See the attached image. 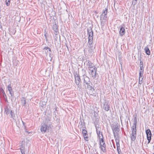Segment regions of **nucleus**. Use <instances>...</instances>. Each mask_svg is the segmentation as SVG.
<instances>
[{
    "instance_id": "f257e3e1",
    "label": "nucleus",
    "mask_w": 154,
    "mask_h": 154,
    "mask_svg": "<svg viewBox=\"0 0 154 154\" xmlns=\"http://www.w3.org/2000/svg\"><path fill=\"white\" fill-rule=\"evenodd\" d=\"M137 123V120L136 117H135L134 119V123L131 127V141L133 142L135 141L137 136L136 134V125Z\"/></svg>"
},
{
    "instance_id": "f03ea898",
    "label": "nucleus",
    "mask_w": 154,
    "mask_h": 154,
    "mask_svg": "<svg viewBox=\"0 0 154 154\" xmlns=\"http://www.w3.org/2000/svg\"><path fill=\"white\" fill-rule=\"evenodd\" d=\"M88 34V43L89 47L90 49L88 50L90 52L92 53V51L91 45L93 42V32L91 28L87 29Z\"/></svg>"
},
{
    "instance_id": "7ed1b4c3",
    "label": "nucleus",
    "mask_w": 154,
    "mask_h": 154,
    "mask_svg": "<svg viewBox=\"0 0 154 154\" xmlns=\"http://www.w3.org/2000/svg\"><path fill=\"white\" fill-rule=\"evenodd\" d=\"M84 76V86H85L86 89L89 90H93L94 91V89L91 85V83L90 81V78L86 75H83Z\"/></svg>"
},
{
    "instance_id": "20e7f679",
    "label": "nucleus",
    "mask_w": 154,
    "mask_h": 154,
    "mask_svg": "<svg viewBox=\"0 0 154 154\" xmlns=\"http://www.w3.org/2000/svg\"><path fill=\"white\" fill-rule=\"evenodd\" d=\"M107 10L108 8H106L105 10H103L102 14L100 16L101 25L102 26H103L105 25L106 21L107 20Z\"/></svg>"
},
{
    "instance_id": "39448f33",
    "label": "nucleus",
    "mask_w": 154,
    "mask_h": 154,
    "mask_svg": "<svg viewBox=\"0 0 154 154\" xmlns=\"http://www.w3.org/2000/svg\"><path fill=\"white\" fill-rule=\"evenodd\" d=\"M102 109H104L106 111H108L110 109V105L109 101L106 100H104V102L103 103L101 106Z\"/></svg>"
},
{
    "instance_id": "423d86ee",
    "label": "nucleus",
    "mask_w": 154,
    "mask_h": 154,
    "mask_svg": "<svg viewBox=\"0 0 154 154\" xmlns=\"http://www.w3.org/2000/svg\"><path fill=\"white\" fill-rule=\"evenodd\" d=\"M106 144L104 140V138L102 137L101 139L100 140V148L102 151L105 152H106Z\"/></svg>"
},
{
    "instance_id": "0eeeda50",
    "label": "nucleus",
    "mask_w": 154,
    "mask_h": 154,
    "mask_svg": "<svg viewBox=\"0 0 154 154\" xmlns=\"http://www.w3.org/2000/svg\"><path fill=\"white\" fill-rule=\"evenodd\" d=\"M119 129V128L118 127V125L117 124L114 125L112 127V129L114 137H119L118 134Z\"/></svg>"
},
{
    "instance_id": "6e6552de",
    "label": "nucleus",
    "mask_w": 154,
    "mask_h": 154,
    "mask_svg": "<svg viewBox=\"0 0 154 154\" xmlns=\"http://www.w3.org/2000/svg\"><path fill=\"white\" fill-rule=\"evenodd\" d=\"M75 79V82L77 85L78 87L80 89L81 88V85L80 84L81 80L79 74L76 73L74 75Z\"/></svg>"
},
{
    "instance_id": "1a4fd4ad",
    "label": "nucleus",
    "mask_w": 154,
    "mask_h": 154,
    "mask_svg": "<svg viewBox=\"0 0 154 154\" xmlns=\"http://www.w3.org/2000/svg\"><path fill=\"white\" fill-rule=\"evenodd\" d=\"M97 68L94 67L93 69H89L88 70V73L92 78L94 79L96 78V75L97 74Z\"/></svg>"
},
{
    "instance_id": "9d476101",
    "label": "nucleus",
    "mask_w": 154,
    "mask_h": 154,
    "mask_svg": "<svg viewBox=\"0 0 154 154\" xmlns=\"http://www.w3.org/2000/svg\"><path fill=\"white\" fill-rule=\"evenodd\" d=\"M49 126L50 125L48 126L45 123L42 124L40 128L41 131L42 133H45L46 132L47 130L48 129L49 127Z\"/></svg>"
},
{
    "instance_id": "9b49d317",
    "label": "nucleus",
    "mask_w": 154,
    "mask_h": 154,
    "mask_svg": "<svg viewBox=\"0 0 154 154\" xmlns=\"http://www.w3.org/2000/svg\"><path fill=\"white\" fill-rule=\"evenodd\" d=\"M147 139L148 140V143H149L151 139L152 134L150 130L149 129H147L146 131Z\"/></svg>"
},
{
    "instance_id": "f8f14e48",
    "label": "nucleus",
    "mask_w": 154,
    "mask_h": 154,
    "mask_svg": "<svg viewBox=\"0 0 154 154\" xmlns=\"http://www.w3.org/2000/svg\"><path fill=\"white\" fill-rule=\"evenodd\" d=\"M79 127L80 129H85L86 128L84 120H81L79 123Z\"/></svg>"
},
{
    "instance_id": "ddd939ff",
    "label": "nucleus",
    "mask_w": 154,
    "mask_h": 154,
    "mask_svg": "<svg viewBox=\"0 0 154 154\" xmlns=\"http://www.w3.org/2000/svg\"><path fill=\"white\" fill-rule=\"evenodd\" d=\"M95 127L98 137H99L100 140V139H101V136L102 137H103L102 133V132L100 131V130H99V128L98 127H97L96 125H95Z\"/></svg>"
},
{
    "instance_id": "4468645a",
    "label": "nucleus",
    "mask_w": 154,
    "mask_h": 154,
    "mask_svg": "<svg viewBox=\"0 0 154 154\" xmlns=\"http://www.w3.org/2000/svg\"><path fill=\"white\" fill-rule=\"evenodd\" d=\"M82 131L85 140L86 141H88V137L87 131L85 129H83Z\"/></svg>"
},
{
    "instance_id": "2eb2a0df",
    "label": "nucleus",
    "mask_w": 154,
    "mask_h": 154,
    "mask_svg": "<svg viewBox=\"0 0 154 154\" xmlns=\"http://www.w3.org/2000/svg\"><path fill=\"white\" fill-rule=\"evenodd\" d=\"M52 29L53 30H54L55 32H56L55 34V36L57 35L58 32V26H57L56 24H53L52 26Z\"/></svg>"
},
{
    "instance_id": "dca6fc26",
    "label": "nucleus",
    "mask_w": 154,
    "mask_h": 154,
    "mask_svg": "<svg viewBox=\"0 0 154 154\" xmlns=\"http://www.w3.org/2000/svg\"><path fill=\"white\" fill-rule=\"evenodd\" d=\"M87 66L88 70L89 69H93L94 67H95L94 65L89 60L88 61Z\"/></svg>"
},
{
    "instance_id": "f3484780",
    "label": "nucleus",
    "mask_w": 154,
    "mask_h": 154,
    "mask_svg": "<svg viewBox=\"0 0 154 154\" xmlns=\"http://www.w3.org/2000/svg\"><path fill=\"white\" fill-rule=\"evenodd\" d=\"M143 73L139 72V83L141 84L143 83Z\"/></svg>"
},
{
    "instance_id": "a211bd4d",
    "label": "nucleus",
    "mask_w": 154,
    "mask_h": 154,
    "mask_svg": "<svg viewBox=\"0 0 154 154\" xmlns=\"http://www.w3.org/2000/svg\"><path fill=\"white\" fill-rule=\"evenodd\" d=\"M125 32L124 28L123 26H121V28L119 31V33L120 36H123L125 34Z\"/></svg>"
},
{
    "instance_id": "6ab92c4d",
    "label": "nucleus",
    "mask_w": 154,
    "mask_h": 154,
    "mask_svg": "<svg viewBox=\"0 0 154 154\" xmlns=\"http://www.w3.org/2000/svg\"><path fill=\"white\" fill-rule=\"evenodd\" d=\"M8 89L11 96L13 95V91L11 84H9L8 86Z\"/></svg>"
},
{
    "instance_id": "aec40b11",
    "label": "nucleus",
    "mask_w": 154,
    "mask_h": 154,
    "mask_svg": "<svg viewBox=\"0 0 154 154\" xmlns=\"http://www.w3.org/2000/svg\"><path fill=\"white\" fill-rule=\"evenodd\" d=\"M10 107L8 106H6L5 107V112L7 115L10 112V111L11 110L10 109Z\"/></svg>"
},
{
    "instance_id": "412c9836",
    "label": "nucleus",
    "mask_w": 154,
    "mask_h": 154,
    "mask_svg": "<svg viewBox=\"0 0 154 154\" xmlns=\"http://www.w3.org/2000/svg\"><path fill=\"white\" fill-rule=\"evenodd\" d=\"M116 143V145L117 146V149L118 148V147H119L120 146L119 144V137H114Z\"/></svg>"
},
{
    "instance_id": "4be33fe9",
    "label": "nucleus",
    "mask_w": 154,
    "mask_h": 154,
    "mask_svg": "<svg viewBox=\"0 0 154 154\" xmlns=\"http://www.w3.org/2000/svg\"><path fill=\"white\" fill-rule=\"evenodd\" d=\"M144 50L145 51L147 55H149L150 54V51L149 50V49L147 47H145Z\"/></svg>"
},
{
    "instance_id": "5701e85b",
    "label": "nucleus",
    "mask_w": 154,
    "mask_h": 154,
    "mask_svg": "<svg viewBox=\"0 0 154 154\" xmlns=\"http://www.w3.org/2000/svg\"><path fill=\"white\" fill-rule=\"evenodd\" d=\"M10 113L11 114V118L14 119V118L15 117V116L14 111L12 110H11L10 111Z\"/></svg>"
},
{
    "instance_id": "b1692460",
    "label": "nucleus",
    "mask_w": 154,
    "mask_h": 154,
    "mask_svg": "<svg viewBox=\"0 0 154 154\" xmlns=\"http://www.w3.org/2000/svg\"><path fill=\"white\" fill-rule=\"evenodd\" d=\"M21 101L22 105L23 106H24L26 103V101L24 97H22Z\"/></svg>"
},
{
    "instance_id": "393cba45",
    "label": "nucleus",
    "mask_w": 154,
    "mask_h": 154,
    "mask_svg": "<svg viewBox=\"0 0 154 154\" xmlns=\"http://www.w3.org/2000/svg\"><path fill=\"white\" fill-rule=\"evenodd\" d=\"M44 33H45L44 36H45V39H46V42H47L48 41V38H47L48 35H47V32L46 31V30L45 29V31H44Z\"/></svg>"
},
{
    "instance_id": "a878e982",
    "label": "nucleus",
    "mask_w": 154,
    "mask_h": 154,
    "mask_svg": "<svg viewBox=\"0 0 154 154\" xmlns=\"http://www.w3.org/2000/svg\"><path fill=\"white\" fill-rule=\"evenodd\" d=\"M144 70H143V66H140V70L139 72H141V73H143Z\"/></svg>"
},
{
    "instance_id": "bb28decb",
    "label": "nucleus",
    "mask_w": 154,
    "mask_h": 154,
    "mask_svg": "<svg viewBox=\"0 0 154 154\" xmlns=\"http://www.w3.org/2000/svg\"><path fill=\"white\" fill-rule=\"evenodd\" d=\"M137 3V0H133L132 5L134 6Z\"/></svg>"
},
{
    "instance_id": "cd10ccee",
    "label": "nucleus",
    "mask_w": 154,
    "mask_h": 154,
    "mask_svg": "<svg viewBox=\"0 0 154 154\" xmlns=\"http://www.w3.org/2000/svg\"><path fill=\"white\" fill-rule=\"evenodd\" d=\"M6 2L7 5L9 6L10 4V0H6Z\"/></svg>"
},
{
    "instance_id": "c85d7f7f",
    "label": "nucleus",
    "mask_w": 154,
    "mask_h": 154,
    "mask_svg": "<svg viewBox=\"0 0 154 154\" xmlns=\"http://www.w3.org/2000/svg\"><path fill=\"white\" fill-rule=\"evenodd\" d=\"M43 49L44 50H47L48 49V51H51V48H49L48 47H45Z\"/></svg>"
},
{
    "instance_id": "c756f323",
    "label": "nucleus",
    "mask_w": 154,
    "mask_h": 154,
    "mask_svg": "<svg viewBox=\"0 0 154 154\" xmlns=\"http://www.w3.org/2000/svg\"><path fill=\"white\" fill-rule=\"evenodd\" d=\"M20 151H21V152L22 154H25V149H21V150H20Z\"/></svg>"
},
{
    "instance_id": "7c9ffc66",
    "label": "nucleus",
    "mask_w": 154,
    "mask_h": 154,
    "mask_svg": "<svg viewBox=\"0 0 154 154\" xmlns=\"http://www.w3.org/2000/svg\"><path fill=\"white\" fill-rule=\"evenodd\" d=\"M140 66H143V62L141 61V59H140Z\"/></svg>"
},
{
    "instance_id": "2f4dec72",
    "label": "nucleus",
    "mask_w": 154,
    "mask_h": 154,
    "mask_svg": "<svg viewBox=\"0 0 154 154\" xmlns=\"http://www.w3.org/2000/svg\"><path fill=\"white\" fill-rule=\"evenodd\" d=\"M22 122L23 123V125L25 129H26V126L25 125V123L23 121H22Z\"/></svg>"
},
{
    "instance_id": "473e14b6",
    "label": "nucleus",
    "mask_w": 154,
    "mask_h": 154,
    "mask_svg": "<svg viewBox=\"0 0 154 154\" xmlns=\"http://www.w3.org/2000/svg\"><path fill=\"white\" fill-rule=\"evenodd\" d=\"M24 149V148L23 146H21L20 147V149L21 150V149Z\"/></svg>"
},
{
    "instance_id": "72a5a7b5",
    "label": "nucleus",
    "mask_w": 154,
    "mask_h": 154,
    "mask_svg": "<svg viewBox=\"0 0 154 154\" xmlns=\"http://www.w3.org/2000/svg\"><path fill=\"white\" fill-rule=\"evenodd\" d=\"M117 149V150H120L119 152H121V149H120V146L119 147H118V149Z\"/></svg>"
},
{
    "instance_id": "f704fd0d",
    "label": "nucleus",
    "mask_w": 154,
    "mask_h": 154,
    "mask_svg": "<svg viewBox=\"0 0 154 154\" xmlns=\"http://www.w3.org/2000/svg\"><path fill=\"white\" fill-rule=\"evenodd\" d=\"M55 37H56V38H55V40L56 41L57 40V35H56V36H55Z\"/></svg>"
},
{
    "instance_id": "c9c22d12",
    "label": "nucleus",
    "mask_w": 154,
    "mask_h": 154,
    "mask_svg": "<svg viewBox=\"0 0 154 154\" xmlns=\"http://www.w3.org/2000/svg\"><path fill=\"white\" fill-rule=\"evenodd\" d=\"M2 28V25H1V22L0 21V28Z\"/></svg>"
},
{
    "instance_id": "e433bc0d",
    "label": "nucleus",
    "mask_w": 154,
    "mask_h": 154,
    "mask_svg": "<svg viewBox=\"0 0 154 154\" xmlns=\"http://www.w3.org/2000/svg\"><path fill=\"white\" fill-rule=\"evenodd\" d=\"M117 151H118V152H119V154H120V152L121 153H122L121 151V152H119L120 150H117Z\"/></svg>"
},
{
    "instance_id": "4c0bfd02",
    "label": "nucleus",
    "mask_w": 154,
    "mask_h": 154,
    "mask_svg": "<svg viewBox=\"0 0 154 154\" xmlns=\"http://www.w3.org/2000/svg\"><path fill=\"white\" fill-rule=\"evenodd\" d=\"M45 50V52L46 53V52H48V50Z\"/></svg>"
},
{
    "instance_id": "58836bf2",
    "label": "nucleus",
    "mask_w": 154,
    "mask_h": 154,
    "mask_svg": "<svg viewBox=\"0 0 154 154\" xmlns=\"http://www.w3.org/2000/svg\"><path fill=\"white\" fill-rule=\"evenodd\" d=\"M114 147L115 148V146H114Z\"/></svg>"
},
{
    "instance_id": "ea45409f",
    "label": "nucleus",
    "mask_w": 154,
    "mask_h": 154,
    "mask_svg": "<svg viewBox=\"0 0 154 154\" xmlns=\"http://www.w3.org/2000/svg\"><path fill=\"white\" fill-rule=\"evenodd\" d=\"M153 147H154V146H153Z\"/></svg>"
},
{
    "instance_id": "a19ab883",
    "label": "nucleus",
    "mask_w": 154,
    "mask_h": 154,
    "mask_svg": "<svg viewBox=\"0 0 154 154\" xmlns=\"http://www.w3.org/2000/svg\"><path fill=\"white\" fill-rule=\"evenodd\" d=\"M153 154H154V153H153Z\"/></svg>"
}]
</instances>
